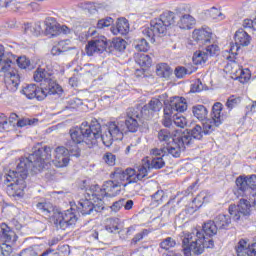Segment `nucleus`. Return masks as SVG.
I'll use <instances>...</instances> for the list:
<instances>
[{
	"mask_svg": "<svg viewBox=\"0 0 256 256\" xmlns=\"http://www.w3.org/2000/svg\"><path fill=\"white\" fill-rule=\"evenodd\" d=\"M166 108L172 113H183L187 111V100L183 97L176 96L170 100V103Z\"/></svg>",
	"mask_w": 256,
	"mask_h": 256,
	"instance_id": "21",
	"label": "nucleus"
},
{
	"mask_svg": "<svg viewBox=\"0 0 256 256\" xmlns=\"http://www.w3.org/2000/svg\"><path fill=\"white\" fill-rule=\"evenodd\" d=\"M205 199H207V194H205V192H201L197 195V197L194 198L193 203L201 206L203 203H205Z\"/></svg>",
	"mask_w": 256,
	"mask_h": 256,
	"instance_id": "59",
	"label": "nucleus"
},
{
	"mask_svg": "<svg viewBox=\"0 0 256 256\" xmlns=\"http://www.w3.org/2000/svg\"><path fill=\"white\" fill-rule=\"evenodd\" d=\"M13 251V248L11 247V245L6 244L5 240H2V242H0V256H9L11 255Z\"/></svg>",
	"mask_w": 256,
	"mask_h": 256,
	"instance_id": "49",
	"label": "nucleus"
},
{
	"mask_svg": "<svg viewBox=\"0 0 256 256\" xmlns=\"http://www.w3.org/2000/svg\"><path fill=\"white\" fill-rule=\"evenodd\" d=\"M51 147L36 145L33 153L28 158H20L16 170H10L6 175L5 183L7 185V194L9 197H23L27 183V175L29 171L32 173H41L45 169H49L51 164Z\"/></svg>",
	"mask_w": 256,
	"mask_h": 256,
	"instance_id": "1",
	"label": "nucleus"
},
{
	"mask_svg": "<svg viewBox=\"0 0 256 256\" xmlns=\"http://www.w3.org/2000/svg\"><path fill=\"white\" fill-rule=\"evenodd\" d=\"M113 25V18L107 17L98 21L97 29H105V27H111Z\"/></svg>",
	"mask_w": 256,
	"mask_h": 256,
	"instance_id": "54",
	"label": "nucleus"
},
{
	"mask_svg": "<svg viewBox=\"0 0 256 256\" xmlns=\"http://www.w3.org/2000/svg\"><path fill=\"white\" fill-rule=\"evenodd\" d=\"M173 25H175V12L166 11L159 18L152 20L150 27L144 28L142 33L151 43H155V38L165 35L169 27Z\"/></svg>",
	"mask_w": 256,
	"mask_h": 256,
	"instance_id": "7",
	"label": "nucleus"
},
{
	"mask_svg": "<svg viewBox=\"0 0 256 256\" xmlns=\"http://www.w3.org/2000/svg\"><path fill=\"white\" fill-rule=\"evenodd\" d=\"M116 159H117V156H115L111 152H106L103 156V161L106 162V164L110 165L111 167H113V165H115Z\"/></svg>",
	"mask_w": 256,
	"mask_h": 256,
	"instance_id": "55",
	"label": "nucleus"
},
{
	"mask_svg": "<svg viewBox=\"0 0 256 256\" xmlns=\"http://www.w3.org/2000/svg\"><path fill=\"white\" fill-rule=\"evenodd\" d=\"M192 61L194 65H205L209 61V54L205 50L195 52Z\"/></svg>",
	"mask_w": 256,
	"mask_h": 256,
	"instance_id": "36",
	"label": "nucleus"
},
{
	"mask_svg": "<svg viewBox=\"0 0 256 256\" xmlns=\"http://www.w3.org/2000/svg\"><path fill=\"white\" fill-rule=\"evenodd\" d=\"M127 48V41L122 38H114L113 41L108 42V51H125Z\"/></svg>",
	"mask_w": 256,
	"mask_h": 256,
	"instance_id": "31",
	"label": "nucleus"
},
{
	"mask_svg": "<svg viewBox=\"0 0 256 256\" xmlns=\"http://www.w3.org/2000/svg\"><path fill=\"white\" fill-rule=\"evenodd\" d=\"M70 139L66 141L65 146H58L55 149V157L52 160L55 167L63 168L69 165V154L72 157H81V148L79 145H83L81 142V132L76 128L69 130Z\"/></svg>",
	"mask_w": 256,
	"mask_h": 256,
	"instance_id": "4",
	"label": "nucleus"
},
{
	"mask_svg": "<svg viewBox=\"0 0 256 256\" xmlns=\"http://www.w3.org/2000/svg\"><path fill=\"white\" fill-rule=\"evenodd\" d=\"M17 64L20 69H33V66H31V60L25 56L19 57L17 59Z\"/></svg>",
	"mask_w": 256,
	"mask_h": 256,
	"instance_id": "47",
	"label": "nucleus"
},
{
	"mask_svg": "<svg viewBox=\"0 0 256 256\" xmlns=\"http://www.w3.org/2000/svg\"><path fill=\"white\" fill-rule=\"evenodd\" d=\"M191 73H193V71H191L183 66H179L175 69V75L178 79H183V77H185V75H191Z\"/></svg>",
	"mask_w": 256,
	"mask_h": 256,
	"instance_id": "50",
	"label": "nucleus"
},
{
	"mask_svg": "<svg viewBox=\"0 0 256 256\" xmlns=\"http://www.w3.org/2000/svg\"><path fill=\"white\" fill-rule=\"evenodd\" d=\"M250 197H256V175L247 176Z\"/></svg>",
	"mask_w": 256,
	"mask_h": 256,
	"instance_id": "46",
	"label": "nucleus"
},
{
	"mask_svg": "<svg viewBox=\"0 0 256 256\" xmlns=\"http://www.w3.org/2000/svg\"><path fill=\"white\" fill-rule=\"evenodd\" d=\"M228 213L233 221H241V219L251 215V202L247 199H240L238 205L231 204L229 206Z\"/></svg>",
	"mask_w": 256,
	"mask_h": 256,
	"instance_id": "10",
	"label": "nucleus"
},
{
	"mask_svg": "<svg viewBox=\"0 0 256 256\" xmlns=\"http://www.w3.org/2000/svg\"><path fill=\"white\" fill-rule=\"evenodd\" d=\"M191 145V138L189 135L179 133V130L175 131V136L171 143H168L164 147L160 148L165 155H171L172 157H181V152L185 151V148Z\"/></svg>",
	"mask_w": 256,
	"mask_h": 256,
	"instance_id": "8",
	"label": "nucleus"
},
{
	"mask_svg": "<svg viewBox=\"0 0 256 256\" xmlns=\"http://www.w3.org/2000/svg\"><path fill=\"white\" fill-rule=\"evenodd\" d=\"M236 79H238L240 83H247V81L251 79V72L249 69L240 68L236 71Z\"/></svg>",
	"mask_w": 256,
	"mask_h": 256,
	"instance_id": "40",
	"label": "nucleus"
},
{
	"mask_svg": "<svg viewBox=\"0 0 256 256\" xmlns=\"http://www.w3.org/2000/svg\"><path fill=\"white\" fill-rule=\"evenodd\" d=\"M241 103V98L230 96L226 102V107L231 111V109H234V107H237Z\"/></svg>",
	"mask_w": 256,
	"mask_h": 256,
	"instance_id": "52",
	"label": "nucleus"
},
{
	"mask_svg": "<svg viewBox=\"0 0 256 256\" xmlns=\"http://www.w3.org/2000/svg\"><path fill=\"white\" fill-rule=\"evenodd\" d=\"M156 73L158 77H163L164 79H169L171 77V73H173V70L170 66H168L167 63H161L158 64L156 67Z\"/></svg>",
	"mask_w": 256,
	"mask_h": 256,
	"instance_id": "35",
	"label": "nucleus"
},
{
	"mask_svg": "<svg viewBox=\"0 0 256 256\" xmlns=\"http://www.w3.org/2000/svg\"><path fill=\"white\" fill-rule=\"evenodd\" d=\"M109 225L106 226V230H92L90 231V237L95 239L96 241H105V232L108 233H119V229H121V223L119 218H110Z\"/></svg>",
	"mask_w": 256,
	"mask_h": 256,
	"instance_id": "14",
	"label": "nucleus"
},
{
	"mask_svg": "<svg viewBox=\"0 0 256 256\" xmlns=\"http://www.w3.org/2000/svg\"><path fill=\"white\" fill-rule=\"evenodd\" d=\"M203 91V83L201 80H196L194 84H192L191 92L192 93H201Z\"/></svg>",
	"mask_w": 256,
	"mask_h": 256,
	"instance_id": "58",
	"label": "nucleus"
},
{
	"mask_svg": "<svg viewBox=\"0 0 256 256\" xmlns=\"http://www.w3.org/2000/svg\"><path fill=\"white\" fill-rule=\"evenodd\" d=\"M145 235H147V230H143L142 232L136 234L133 237L131 244L137 245V243H139V241H141L145 237Z\"/></svg>",
	"mask_w": 256,
	"mask_h": 256,
	"instance_id": "61",
	"label": "nucleus"
},
{
	"mask_svg": "<svg viewBox=\"0 0 256 256\" xmlns=\"http://www.w3.org/2000/svg\"><path fill=\"white\" fill-rule=\"evenodd\" d=\"M249 242L245 239H241L235 246L236 253L238 256H247V251L249 250Z\"/></svg>",
	"mask_w": 256,
	"mask_h": 256,
	"instance_id": "39",
	"label": "nucleus"
},
{
	"mask_svg": "<svg viewBox=\"0 0 256 256\" xmlns=\"http://www.w3.org/2000/svg\"><path fill=\"white\" fill-rule=\"evenodd\" d=\"M246 256H256V243L250 244Z\"/></svg>",
	"mask_w": 256,
	"mask_h": 256,
	"instance_id": "64",
	"label": "nucleus"
},
{
	"mask_svg": "<svg viewBox=\"0 0 256 256\" xmlns=\"http://www.w3.org/2000/svg\"><path fill=\"white\" fill-rule=\"evenodd\" d=\"M180 29H191L195 25V19L189 14H183L177 23Z\"/></svg>",
	"mask_w": 256,
	"mask_h": 256,
	"instance_id": "33",
	"label": "nucleus"
},
{
	"mask_svg": "<svg viewBox=\"0 0 256 256\" xmlns=\"http://www.w3.org/2000/svg\"><path fill=\"white\" fill-rule=\"evenodd\" d=\"M133 205V200L122 198V207H124L126 211H131V209H133Z\"/></svg>",
	"mask_w": 256,
	"mask_h": 256,
	"instance_id": "62",
	"label": "nucleus"
},
{
	"mask_svg": "<svg viewBox=\"0 0 256 256\" xmlns=\"http://www.w3.org/2000/svg\"><path fill=\"white\" fill-rule=\"evenodd\" d=\"M88 197H92V201L97 203L100 207H103V199H105V190L99 187V185H92L88 190H86Z\"/></svg>",
	"mask_w": 256,
	"mask_h": 256,
	"instance_id": "22",
	"label": "nucleus"
},
{
	"mask_svg": "<svg viewBox=\"0 0 256 256\" xmlns=\"http://www.w3.org/2000/svg\"><path fill=\"white\" fill-rule=\"evenodd\" d=\"M41 91L44 94V99H46L49 95H61V93H63V88L57 82L50 79L48 85L41 88Z\"/></svg>",
	"mask_w": 256,
	"mask_h": 256,
	"instance_id": "23",
	"label": "nucleus"
},
{
	"mask_svg": "<svg viewBox=\"0 0 256 256\" xmlns=\"http://www.w3.org/2000/svg\"><path fill=\"white\" fill-rule=\"evenodd\" d=\"M11 243V241H17V235L7 224H2L0 228V243Z\"/></svg>",
	"mask_w": 256,
	"mask_h": 256,
	"instance_id": "24",
	"label": "nucleus"
},
{
	"mask_svg": "<svg viewBox=\"0 0 256 256\" xmlns=\"http://www.w3.org/2000/svg\"><path fill=\"white\" fill-rule=\"evenodd\" d=\"M150 153L152 155L151 161L147 160L146 162L148 169H163L165 167V160H163L165 154L163 150L161 148H154Z\"/></svg>",
	"mask_w": 256,
	"mask_h": 256,
	"instance_id": "16",
	"label": "nucleus"
},
{
	"mask_svg": "<svg viewBox=\"0 0 256 256\" xmlns=\"http://www.w3.org/2000/svg\"><path fill=\"white\" fill-rule=\"evenodd\" d=\"M173 123L176 125V127H180V129H183L187 126V118H185L181 114H176L173 116Z\"/></svg>",
	"mask_w": 256,
	"mask_h": 256,
	"instance_id": "45",
	"label": "nucleus"
},
{
	"mask_svg": "<svg viewBox=\"0 0 256 256\" xmlns=\"http://www.w3.org/2000/svg\"><path fill=\"white\" fill-rule=\"evenodd\" d=\"M15 61V56L11 52L5 51V47L0 45V71H8Z\"/></svg>",
	"mask_w": 256,
	"mask_h": 256,
	"instance_id": "19",
	"label": "nucleus"
},
{
	"mask_svg": "<svg viewBox=\"0 0 256 256\" xmlns=\"http://www.w3.org/2000/svg\"><path fill=\"white\" fill-rule=\"evenodd\" d=\"M214 223L218 229H229L231 226V216L219 214L215 217Z\"/></svg>",
	"mask_w": 256,
	"mask_h": 256,
	"instance_id": "32",
	"label": "nucleus"
},
{
	"mask_svg": "<svg viewBox=\"0 0 256 256\" xmlns=\"http://www.w3.org/2000/svg\"><path fill=\"white\" fill-rule=\"evenodd\" d=\"M65 51H69L68 48L63 49V42L59 43L58 46H53L51 49V54L54 56L61 55L65 53Z\"/></svg>",
	"mask_w": 256,
	"mask_h": 256,
	"instance_id": "56",
	"label": "nucleus"
},
{
	"mask_svg": "<svg viewBox=\"0 0 256 256\" xmlns=\"http://www.w3.org/2000/svg\"><path fill=\"white\" fill-rule=\"evenodd\" d=\"M139 121H141V111L135 108H128L126 119L123 122L127 133H137L139 131Z\"/></svg>",
	"mask_w": 256,
	"mask_h": 256,
	"instance_id": "12",
	"label": "nucleus"
},
{
	"mask_svg": "<svg viewBox=\"0 0 256 256\" xmlns=\"http://www.w3.org/2000/svg\"><path fill=\"white\" fill-rule=\"evenodd\" d=\"M236 187L243 197H251L247 176H239L236 179Z\"/></svg>",
	"mask_w": 256,
	"mask_h": 256,
	"instance_id": "27",
	"label": "nucleus"
},
{
	"mask_svg": "<svg viewBox=\"0 0 256 256\" xmlns=\"http://www.w3.org/2000/svg\"><path fill=\"white\" fill-rule=\"evenodd\" d=\"M29 31H31V33H34L35 35H39V33H41V31H43V29L41 28V23L38 22L33 27L25 28L26 33H29Z\"/></svg>",
	"mask_w": 256,
	"mask_h": 256,
	"instance_id": "57",
	"label": "nucleus"
},
{
	"mask_svg": "<svg viewBox=\"0 0 256 256\" xmlns=\"http://www.w3.org/2000/svg\"><path fill=\"white\" fill-rule=\"evenodd\" d=\"M135 49L146 53V51H149V42L145 38H142L136 42Z\"/></svg>",
	"mask_w": 256,
	"mask_h": 256,
	"instance_id": "48",
	"label": "nucleus"
},
{
	"mask_svg": "<svg viewBox=\"0 0 256 256\" xmlns=\"http://www.w3.org/2000/svg\"><path fill=\"white\" fill-rule=\"evenodd\" d=\"M239 49H241V46L235 42V44L230 45L229 54L235 57V55H238Z\"/></svg>",
	"mask_w": 256,
	"mask_h": 256,
	"instance_id": "63",
	"label": "nucleus"
},
{
	"mask_svg": "<svg viewBox=\"0 0 256 256\" xmlns=\"http://www.w3.org/2000/svg\"><path fill=\"white\" fill-rule=\"evenodd\" d=\"M234 39L240 47H247L251 44V36L243 28L236 31Z\"/></svg>",
	"mask_w": 256,
	"mask_h": 256,
	"instance_id": "25",
	"label": "nucleus"
},
{
	"mask_svg": "<svg viewBox=\"0 0 256 256\" xmlns=\"http://www.w3.org/2000/svg\"><path fill=\"white\" fill-rule=\"evenodd\" d=\"M173 115V112L169 111V108H164V117L162 119V125L164 127H171L173 125V119H171V116Z\"/></svg>",
	"mask_w": 256,
	"mask_h": 256,
	"instance_id": "43",
	"label": "nucleus"
},
{
	"mask_svg": "<svg viewBox=\"0 0 256 256\" xmlns=\"http://www.w3.org/2000/svg\"><path fill=\"white\" fill-rule=\"evenodd\" d=\"M148 169L147 163L139 166L137 171L133 168H127L125 170L123 168H116L115 175L117 179L126 181L130 185V183H137V181L145 179L148 175Z\"/></svg>",
	"mask_w": 256,
	"mask_h": 256,
	"instance_id": "9",
	"label": "nucleus"
},
{
	"mask_svg": "<svg viewBox=\"0 0 256 256\" xmlns=\"http://www.w3.org/2000/svg\"><path fill=\"white\" fill-rule=\"evenodd\" d=\"M223 111V104L221 102H216L212 107L211 119L206 120L203 123V127L201 125L196 124L192 128L188 129L186 132H182L178 130V133H183L184 135H188L190 139V143L193 139L197 141H201L205 135H211L212 131H215L219 125L225 121V117L221 112Z\"/></svg>",
	"mask_w": 256,
	"mask_h": 256,
	"instance_id": "5",
	"label": "nucleus"
},
{
	"mask_svg": "<svg viewBox=\"0 0 256 256\" xmlns=\"http://www.w3.org/2000/svg\"><path fill=\"white\" fill-rule=\"evenodd\" d=\"M219 46L217 44H212L210 46H207L204 52L207 53L208 58L209 57H215V55H219Z\"/></svg>",
	"mask_w": 256,
	"mask_h": 256,
	"instance_id": "51",
	"label": "nucleus"
},
{
	"mask_svg": "<svg viewBox=\"0 0 256 256\" xmlns=\"http://www.w3.org/2000/svg\"><path fill=\"white\" fill-rule=\"evenodd\" d=\"M112 179L113 180L106 181L103 184L105 197H117V195L121 193V187H126L129 185V182L125 183V181L127 180L117 178V176L115 175V170L112 173Z\"/></svg>",
	"mask_w": 256,
	"mask_h": 256,
	"instance_id": "11",
	"label": "nucleus"
},
{
	"mask_svg": "<svg viewBox=\"0 0 256 256\" xmlns=\"http://www.w3.org/2000/svg\"><path fill=\"white\" fill-rule=\"evenodd\" d=\"M159 247L164 251H170V249L177 247V240L173 237H167L160 242Z\"/></svg>",
	"mask_w": 256,
	"mask_h": 256,
	"instance_id": "37",
	"label": "nucleus"
},
{
	"mask_svg": "<svg viewBox=\"0 0 256 256\" xmlns=\"http://www.w3.org/2000/svg\"><path fill=\"white\" fill-rule=\"evenodd\" d=\"M165 201V192L163 190H158L151 196V205L153 207H159V205H163Z\"/></svg>",
	"mask_w": 256,
	"mask_h": 256,
	"instance_id": "38",
	"label": "nucleus"
},
{
	"mask_svg": "<svg viewBox=\"0 0 256 256\" xmlns=\"http://www.w3.org/2000/svg\"><path fill=\"white\" fill-rule=\"evenodd\" d=\"M108 131L115 141H123L124 135H127V129L124 128L123 121L110 122L108 124Z\"/></svg>",
	"mask_w": 256,
	"mask_h": 256,
	"instance_id": "18",
	"label": "nucleus"
},
{
	"mask_svg": "<svg viewBox=\"0 0 256 256\" xmlns=\"http://www.w3.org/2000/svg\"><path fill=\"white\" fill-rule=\"evenodd\" d=\"M13 67V64L10 68L6 71H2L5 73L4 75V83L6 85V89L8 91H11L12 93H15L17 89H19V83L21 80L19 79V74L17 73V70L9 71Z\"/></svg>",
	"mask_w": 256,
	"mask_h": 256,
	"instance_id": "15",
	"label": "nucleus"
},
{
	"mask_svg": "<svg viewBox=\"0 0 256 256\" xmlns=\"http://www.w3.org/2000/svg\"><path fill=\"white\" fill-rule=\"evenodd\" d=\"M211 32L205 29L194 30L192 37L194 41L200 43V45H204V43H209L211 41Z\"/></svg>",
	"mask_w": 256,
	"mask_h": 256,
	"instance_id": "26",
	"label": "nucleus"
},
{
	"mask_svg": "<svg viewBox=\"0 0 256 256\" xmlns=\"http://www.w3.org/2000/svg\"><path fill=\"white\" fill-rule=\"evenodd\" d=\"M76 209L78 213L82 215H91V213H99V211L103 210V206H99L98 204H94L89 199H81L79 200Z\"/></svg>",
	"mask_w": 256,
	"mask_h": 256,
	"instance_id": "17",
	"label": "nucleus"
},
{
	"mask_svg": "<svg viewBox=\"0 0 256 256\" xmlns=\"http://www.w3.org/2000/svg\"><path fill=\"white\" fill-rule=\"evenodd\" d=\"M75 129L80 132L82 145H88L89 148L97 145L99 141H102L105 147H111L115 141L109 130L104 133L101 132V123L96 118H93L90 124L84 122L80 127H75Z\"/></svg>",
	"mask_w": 256,
	"mask_h": 256,
	"instance_id": "3",
	"label": "nucleus"
},
{
	"mask_svg": "<svg viewBox=\"0 0 256 256\" xmlns=\"http://www.w3.org/2000/svg\"><path fill=\"white\" fill-rule=\"evenodd\" d=\"M46 33L47 35H51V37H57V35H61L60 25L47 23Z\"/></svg>",
	"mask_w": 256,
	"mask_h": 256,
	"instance_id": "42",
	"label": "nucleus"
},
{
	"mask_svg": "<svg viewBox=\"0 0 256 256\" xmlns=\"http://www.w3.org/2000/svg\"><path fill=\"white\" fill-rule=\"evenodd\" d=\"M218 230L215 221L210 220L204 223L202 231L196 230V233L185 234L182 240L184 256H191V251L195 255H201L205 249H213L215 242L211 237L217 235Z\"/></svg>",
	"mask_w": 256,
	"mask_h": 256,
	"instance_id": "2",
	"label": "nucleus"
},
{
	"mask_svg": "<svg viewBox=\"0 0 256 256\" xmlns=\"http://www.w3.org/2000/svg\"><path fill=\"white\" fill-rule=\"evenodd\" d=\"M136 63H138L140 67H151L153 60L151 59V56L147 54H140L139 57L136 59Z\"/></svg>",
	"mask_w": 256,
	"mask_h": 256,
	"instance_id": "41",
	"label": "nucleus"
},
{
	"mask_svg": "<svg viewBox=\"0 0 256 256\" xmlns=\"http://www.w3.org/2000/svg\"><path fill=\"white\" fill-rule=\"evenodd\" d=\"M209 16L212 18V19H219V17H223V14L221 13V11L215 7H212L210 10H209Z\"/></svg>",
	"mask_w": 256,
	"mask_h": 256,
	"instance_id": "60",
	"label": "nucleus"
},
{
	"mask_svg": "<svg viewBox=\"0 0 256 256\" xmlns=\"http://www.w3.org/2000/svg\"><path fill=\"white\" fill-rule=\"evenodd\" d=\"M51 80V72L47 71L45 68L39 67L34 73V81L36 83H41V81Z\"/></svg>",
	"mask_w": 256,
	"mask_h": 256,
	"instance_id": "34",
	"label": "nucleus"
},
{
	"mask_svg": "<svg viewBox=\"0 0 256 256\" xmlns=\"http://www.w3.org/2000/svg\"><path fill=\"white\" fill-rule=\"evenodd\" d=\"M22 92L27 99H37V101H43L45 99V94L42 92L41 88L35 84L27 85Z\"/></svg>",
	"mask_w": 256,
	"mask_h": 256,
	"instance_id": "20",
	"label": "nucleus"
},
{
	"mask_svg": "<svg viewBox=\"0 0 256 256\" xmlns=\"http://www.w3.org/2000/svg\"><path fill=\"white\" fill-rule=\"evenodd\" d=\"M147 109H150V111H161V107H163V103H161V101L157 98H153L152 100H150V102L148 103L147 106H144Z\"/></svg>",
	"mask_w": 256,
	"mask_h": 256,
	"instance_id": "44",
	"label": "nucleus"
},
{
	"mask_svg": "<svg viewBox=\"0 0 256 256\" xmlns=\"http://www.w3.org/2000/svg\"><path fill=\"white\" fill-rule=\"evenodd\" d=\"M36 123H39V119L37 118H23L21 120H18L17 125L18 127H27V125H36Z\"/></svg>",
	"mask_w": 256,
	"mask_h": 256,
	"instance_id": "53",
	"label": "nucleus"
},
{
	"mask_svg": "<svg viewBox=\"0 0 256 256\" xmlns=\"http://www.w3.org/2000/svg\"><path fill=\"white\" fill-rule=\"evenodd\" d=\"M114 35H127L129 33V20L127 18H119L116 28L112 29Z\"/></svg>",
	"mask_w": 256,
	"mask_h": 256,
	"instance_id": "29",
	"label": "nucleus"
},
{
	"mask_svg": "<svg viewBox=\"0 0 256 256\" xmlns=\"http://www.w3.org/2000/svg\"><path fill=\"white\" fill-rule=\"evenodd\" d=\"M158 141L164 143V145H169L175 139V133L171 132L169 128L161 129L157 134Z\"/></svg>",
	"mask_w": 256,
	"mask_h": 256,
	"instance_id": "30",
	"label": "nucleus"
},
{
	"mask_svg": "<svg viewBox=\"0 0 256 256\" xmlns=\"http://www.w3.org/2000/svg\"><path fill=\"white\" fill-rule=\"evenodd\" d=\"M192 115H193V117L198 119V121H207L208 120L207 116L209 115V110L204 105L197 104V105L192 106Z\"/></svg>",
	"mask_w": 256,
	"mask_h": 256,
	"instance_id": "28",
	"label": "nucleus"
},
{
	"mask_svg": "<svg viewBox=\"0 0 256 256\" xmlns=\"http://www.w3.org/2000/svg\"><path fill=\"white\" fill-rule=\"evenodd\" d=\"M38 211L42 213L45 217L50 219L57 229H65L73 227L77 223V215L73 212V208L66 210L64 213H61L59 209L55 208L53 204L50 203H38L36 205Z\"/></svg>",
	"mask_w": 256,
	"mask_h": 256,
	"instance_id": "6",
	"label": "nucleus"
},
{
	"mask_svg": "<svg viewBox=\"0 0 256 256\" xmlns=\"http://www.w3.org/2000/svg\"><path fill=\"white\" fill-rule=\"evenodd\" d=\"M109 47V41L105 38V36H98L92 40H89L86 45V54L88 57H93L95 53H103L107 51Z\"/></svg>",
	"mask_w": 256,
	"mask_h": 256,
	"instance_id": "13",
	"label": "nucleus"
}]
</instances>
